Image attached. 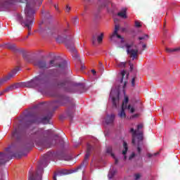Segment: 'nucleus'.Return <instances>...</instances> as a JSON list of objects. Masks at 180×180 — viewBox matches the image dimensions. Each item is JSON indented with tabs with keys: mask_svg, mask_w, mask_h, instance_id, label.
<instances>
[{
	"mask_svg": "<svg viewBox=\"0 0 180 180\" xmlns=\"http://www.w3.org/2000/svg\"><path fill=\"white\" fill-rule=\"evenodd\" d=\"M0 47H4V45H0Z\"/></svg>",
	"mask_w": 180,
	"mask_h": 180,
	"instance_id": "obj_63",
	"label": "nucleus"
},
{
	"mask_svg": "<svg viewBox=\"0 0 180 180\" xmlns=\"http://www.w3.org/2000/svg\"><path fill=\"white\" fill-rule=\"evenodd\" d=\"M158 154H160V153H148V158H151V157H156V155H158Z\"/></svg>",
	"mask_w": 180,
	"mask_h": 180,
	"instance_id": "obj_34",
	"label": "nucleus"
},
{
	"mask_svg": "<svg viewBox=\"0 0 180 180\" xmlns=\"http://www.w3.org/2000/svg\"><path fill=\"white\" fill-rule=\"evenodd\" d=\"M126 109H128L131 113H134V108L131 107V105H129L127 106V108Z\"/></svg>",
	"mask_w": 180,
	"mask_h": 180,
	"instance_id": "obj_32",
	"label": "nucleus"
},
{
	"mask_svg": "<svg viewBox=\"0 0 180 180\" xmlns=\"http://www.w3.org/2000/svg\"><path fill=\"white\" fill-rule=\"evenodd\" d=\"M79 22V20H78V17H75L73 18L74 25H78Z\"/></svg>",
	"mask_w": 180,
	"mask_h": 180,
	"instance_id": "obj_36",
	"label": "nucleus"
},
{
	"mask_svg": "<svg viewBox=\"0 0 180 180\" xmlns=\"http://www.w3.org/2000/svg\"><path fill=\"white\" fill-rule=\"evenodd\" d=\"M25 157L26 156V154L22 153V152H16V153H14L12 155V157H14L15 158H22V157Z\"/></svg>",
	"mask_w": 180,
	"mask_h": 180,
	"instance_id": "obj_26",
	"label": "nucleus"
},
{
	"mask_svg": "<svg viewBox=\"0 0 180 180\" xmlns=\"http://www.w3.org/2000/svg\"><path fill=\"white\" fill-rule=\"evenodd\" d=\"M27 4L25 9V14L26 16L25 20L21 24L24 25L28 30V36L32 34V25H33V19H34V5L38 2L39 5H41L43 0H26Z\"/></svg>",
	"mask_w": 180,
	"mask_h": 180,
	"instance_id": "obj_3",
	"label": "nucleus"
},
{
	"mask_svg": "<svg viewBox=\"0 0 180 180\" xmlns=\"http://www.w3.org/2000/svg\"><path fill=\"white\" fill-rule=\"evenodd\" d=\"M120 29V25H115L114 31L110 35V41H113L115 40V39H116V38L117 39H120L121 40H123V37H121V35L119 34V33H117L119 32Z\"/></svg>",
	"mask_w": 180,
	"mask_h": 180,
	"instance_id": "obj_13",
	"label": "nucleus"
},
{
	"mask_svg": "<svg viewBox=\"0 0 180 180\" xmlns=\"http://www.w3.org/2000/svg\"><path fill=\"white\" fill-rule=\"evenodd\" d=\"M131 86H136V77H133L131 81Z\"/></svg>",
	"mask_w": 180,
	"mask_h": 180,
	"instance_id": "obj_37",
	"label": "nucleus"
},
{
	"mask_svg": "<svg viewBox=\"0 0 180 180\" xmlns=\"http://www.w3.org/2000/svg\"><path fill=\"white\" fill-rule=\"evenodd\" d=\"M99 65H101V67H102V62H99Z\"/></svg>",
	"mask_w": 180,
	"mask_h": 180,
	"instance_id": "obj_57",
	"label": "nucleus"
},
{
	"mask_svg": "<svg viewBox=\"0 0 180 180\" xmlns=\"http://www.w3.org/2000/svg\"><path fill=\"white\" fill-rule=\"evenodd\" d=\"M84 11H85V12H86V11H88V6H84Z\"/></svg>",
	"mask_w": 180,
	"mask_h": 180,
	"instance_id": "obj_54",
	"label": "nucleus"
},
{
	"mask_svg": "<svg viewBox=\"0 0 180 180\" xmlns=\"http://www.w3.org/2000/svg\"><path fill=\"white\" fill-rule=\"evenodd\" d=\"M76 85H77V86H79V85H82V84L79 83V84H77Z\"/></svg>",
	"mask_w": 180,
	"mask_h": 180,
	"instance_id": "obj_59",
	"label": "nucleus"
},
{
	"mask_svg": "<svg viewBox=\"0 0 180 180\" xmlns=\"http://www.w3.org/2000/svg\"><path fill=\"white\" fill-rule=\"evenodd\" d=\"M143 127V124H139L137 125V130H134L133 128H131L130 133L132 134V144H136V137H139V134L140 133H143V131H138Z\"/></svg>",
	"mask_w": 180,
	"mask_h": 180,
	"instance_id": "obj_12",
	"label": "nucleus"
},
{
	"mask_svg": "<svg viewBox=\"0 0 180 180\" xmlns=\"http://www.w3.org/2000/svg\"><path fill=\"white\" fill-rule=\"evenodd\" d=\"M62 160H64L65 161H68V160H70V158H67L65 156H64Z\"/></svg>",
	"mask_w": 180,
	"mask_h": 180,
	"instance_id": "obj_47",
	"label": "nucleus"
},
{
	"mask_svg": "<svg viewBox=\"0 0 180 180\" xmlns=\"http://www.w3.org/2000/svg\"><path fill=\"white\" fill-rule=\"evenodd\" d=\"M66 49L72 53L73 60L80 61L81 59H79V56H78V53H77V49H75V46H74V42H71V45H70V42H67Z\"/></svg>",
	"mask_w": 180,
	"mask_h": 180,
	"instance_id": "obj_10",
	"label": "nucleus"
},
{
	"mask_svg": "<svg viewBox=\"0 0 180 180\" xmlns=\"http://www.w3.org/2000/svg\"><path fill=\"white\" fill-rule=\"evenodd\" d=\"M142 47H143V50H146V49L147 48V45L146 44H143L142 46Z\"/></svg>",
	"mask_w": 180,
	"mask_h": 180,
	"instance_id": "obj_51",
	"label": "nucleus"
},
{
	"mask_svg": "<svg viewBox=\"0 0 180 180\" xmlns=\"http://www.w3.org/2000/svg\"><path fill=\"white\" fill-rule=\"evenodd\" d=\"M50 131L51 130L43 131V129H39L34 133H31L30 139L36 143L37 146H39L42 148H51V147L56 146H64V139L58 134L53 135L52 139L46 138V134H49Z\"/></svg>",
	"mask_w": 180,
	"mask_h": 180,
	"instance_id": "obj_1",
	"label": "nucleus"
},
{
	"mask_svg": "<svg viewBox=\"0 0 180 180\" xmlns=\"http://www.w3.org/2000/svg\"><path fill=\"white\" fill-rule=\"evenodd\" d=\"M51 155H53V153H51V152H49L44 155V159L49 160V158H50V157H51Z\"/></svg>",
	"mask_w": 180,
	"mask_h": 180,
	"instance_id": "obj_31",
	"label": "nucleus"
},
{
	"mask_svg": "<svg viewBox=\"0 0 180 180\" xmlns=\"http://www.w3.org/2000/svg\"><path fill=\"white\" fill-rule=\"evenodd\" d=\"M93 150H94V146H92L89 144L87 145V149L86 151V154L84 155V160L82 163V165H80L77 167V169H81L82 167H85V166L88 165V160L89 159V157L91 155V153H92Z\"/></svg>",
	"mask_w": 180,
	"mask_h": 180,
	"instance_id": "obj_9",
	"label": "nucleus"
},
{
	"mask_svg": "<svg viewBox=\"0 0 180 180\" xmlns=\"http://www.w3.org/2000/svg\"><path fill=\"white\" fill-rule=\"evenodd\" d=\"M6 161H5L4 155H0V167L1 165H5Z\"/></svg>",
	"mask_w": 180,
	"mask_h": 180,
	"instance_id": "obj_30",
	"label": "nucleus"
},
{
	"mask_svg": "<svg viewBox=\"0 0 180 180\" xmlns=\"http://www.w3.org/2000/svg\"><path fill=\"white\" fill-rule=\"evenodd\" d=\"M53 85L58 89H65L66 92H75L73 86H68V82L65 80H56Z\"/></svg>",
	"mask_w": 180,
	"mask_h": 180,
	"instance_id": "obj_6",
	"label": "nucleus"
},
{
	"mask_svg": "<svg viewBox=\"0 0 180 180\" xmlns=\"http://www.w3.org/2000/svg\"><path fill=\"white\" fill-rule=\"evenodd\" d=\"M138 147H137V151L139 154L141 153V148H140V144H143V132H141L138 135Z\"/></svg>",
	"mask_w": 180,
	"mask_h": 180,
	"instance_id": "obj_20",
	"label": "nucleus"
},
{
	"mask_svg": "<svg viewBox=\"0 0 180 180\" xmlns=\"http://www.w3.org/2000/svg\"><path fill=\"white\" fill-rule=\"evenodd\" d=\"M114 175H115V174H113V173H110L109 174H108V178L110 179H112V178H113V176H114Z\"/></svg>",
	"mask_w": 180,
	"mask_h": 180,
	"instance_id": "obj_46",
	"label": "nucleus"
},
{
	"mask_svg": "<svg viewBox=\"0 0 180 180\" xmlns=\"http://www.w3.org/2000/svg\"><path fill=\"white\" fill-rule=\"evenodd\" d=\"M106 6H108V4H103V5H101V8H105Z\"/></svg>",
	"mask_w": 180,
	"mask_h": 180,
	"instance_id": "obj_53",
	"label": "nucleus"
},
{
	"mask_svg": "<svg viewBox=\"0 0 180 180\" xmlns=\"http://www.w3.org/2000/svg\"><path fill=\"white\" fill-rule=\"evenodd\" d=\"M53 103H58V106H63L64 103H61L60 101H53Z\"/></svg>",
	"mask_w": 180,
	"mask_h": 180,
	"instance_id": "obj_40",
	"label": "nucleus"
},
{
	"mask_svg": "<svg viewBox=\"0 0 180 180\" xmlns=\"http://www.w3.org/2000/svg\"><path fill=\"white\" fill-rule=\"evenodd\" d=\"M117 67H120V68H124L126 67V62H121L118 63Z\"/></svg>",
	"mask_w": 180,
	"mask_h": 180,
	"instance_id": "obj_33",
	"label": "nucleus"
},
{
	"mask_svg": "<svg viewBox=\"0 0 180 180\" xmlns=\"http://www.w3.org/2000/svg\"><path fill=\"white\" fill-rule=\"evenodd\" d=\"M126 12H127V8H124L122 9L120 12L117 13V16H120V18H123V19H127V15H126Z\"/></svg>",
	"mask_w": 180,
	"mask_h": 180,
	"instance_id": "obj_24",
	"label": "nucleus"
},
{
	"mask_svg": "<svg viewBox=\"0 0 180 180\" xmlns=\"http://www.w3.org/2000/svg\"><path fill=\"white\" fill-rule=\"evenodd\" d=\"M122 32H126V28H122Z\"/></svg>",
	"mask_w": 180,
	"mask_h": 180,
	"instance_id": "obj_55",
	"label": "nucleus"
},
{
	"mask_svg": "<svg viewBox=\"0 0 180 180\" xmlns=\"http://www.w3.org/2000/svg\"><path fill=\"white\" fill-rule=\"evenodd\" d=\"M22 131H19V129H15L11 134V139L12 140H14L15 141H19L20 139H22Z\"/></svg>",
	"mask_w": 180,
	"mask_h": 180,
	"instance_id": "obj_18",
	"label": "nucleus"
},
{
	"mask_svg": "<svg viewBox=\"0 0 180 180\" xmlns=\"http://www.w3.org/2000/svg\"><path fill=\"white\" fill-rule=\"evenodd\" d=\"M50 119H51V114H50L48 116L44 117L43 118L41 119V121L46 122L47 123H49V122H50Z\"/></svg>",
	"mask_w": 180,
	"mask_h": 180,
	"instance_id": "obj_29",
	"label": "nucleus"
},
{
	"mask_svg": "<svg viewBox=\"0 0 180 180\" xmlns=\"http://www.w3.org/2000/svg\"><path fill=\"white\" fill-rule=\"evenodd\" d=\"M136 27H141V24L139 21H135Z\"/></svg>",
	"mask_w": 180,
	"mask_h": 180,
	"instance_id": "obj_41",
	"label": "nucleus"
},
{
	"mask_svg": "<svg viewBox=\"0 0 180 180\" xmlns=\"http://www.w3.org/2000/svg\"><path fill=\"white\" fill-rule=\"evenodd\" d=\"M129 78V73L126 70H122L121 72V79L120 84L122 85L123 89L126 88L127 85V79Z\"/></svg>",
	"mask_w": 180,
	"mask_h": 180,
	"instance_id": "obj_17",
	"label": "nucleus"
},
{
	"mask_svg": "<svg viewBox=\"0 0 180 180\" xmlns=\"http://www.w3.org/2000/svg\"><path fill=\"white\" fill-rule=\"evenodd\" d=\"M70 11H71V7L69 5H66L65 12L68 13Z\"/></svg>",
	"mask_w": 180,
	"mask_h": 180,
	"instance_id": "obj_42",
	"label": "nucleus"
},
{
	"mask_svg": "<svg viewBox=\"0 0 180 180\" xmlns=\"http://www.w3.org/2000/svg\"><path fill=\"white\" fill-rule=\"evenodd\" d=\"M25 61H27V63H32V60L28 59V58H25Z\"/></svg>",
	"mask_w": 180,
	"mask_h": 180,
	"instance_id": "obj_48",
	"label": "nucleus"
},
{
	"mask_svg": "<svg viewBox=\"0 0 180 180\" xmlns=\"http://www.w3.org/2000/svg\"><path fill=\"white\" fill-rule=\"evenodd\" d=\"M27 120L26 121L27 126H30V124H33V123L39 122V117L36 114H30L27 116Z\"/></svg>",
	"mask_w": 180,
	"mask_h": 180,
	"instance_id": "obj_16",
	"label": "nucleus"
},
{
	"mask_svg": "<svg viewBox=\"0 0 180 180\" xmlns=\"http://www.w3.org/2000/svg\"><path fill=\"white\" fill-rule=\"evenodd\" d=\"M17 88H23L22 86V83H16L15 84L11 85V89H17Z\"/></svg>",
	"mask_w": 180,
	"mask_h": 180,
	"instance_id": "obj_28",
	"label": "nucleus"
},
{
	"mask_svg": "<svg viewBox=\"0 0 180 180\" xmlns=\"http://www.w3.org/2000/svg\"><path fill=\"white\" fill-rule=\"evenodd\" d=\"M85 68V66L82 65V70H84Z\"/></svg>",
	"mask_w": 180,
	"mask_h": 180,
	"instance_id": "obj_58",
	"label": "nucleus"
},
{
	"mask_svg": "<svg viewBox=\"0 0 180 180\" xmlns=\"http://www.w3.org/2000/svg\"><path fill=\"white\" fill-rule=\"evenodd\" d=\"M62 102H65L66 103H68V102H70V98L66 97V98H63L61 99Z\"/></svg>",
	"mask_w": 180,
	"mask_h": 180,
	"instance_id": "obj_38",
	"label": "nucleus"
},
{
	"mask_svg": "<svg viewBox=\"0 0 180 180\" xmlns=\"http://www.w3.org/2000/svg\"><path fill=\"white\" fill-rule=\"evenodd\" d=\"M96 41H98V43H101L103 41V33H101L98 37L96 35L92 36L91 41H92L93 44L95 45L96 44Z\"/></svg>",
	"mask_w": 180,
	"mask_h": 180,
	"instance_id": "obj_19",
	"label": "nucleus"
},
{
	"mask_svg": "<svg viewBox=\"0 0 180 180\" xmlns=\"http://www.w3.org/2000/svg\"><path fill=\"white\" fill-rule=\"evenodd\" d=\"M141 178V175L140 174H134V179L135 180H139Z\"/></svg>",
	"mask_w": 180,
	"mask_h": 180,
	"instance_id": "obj_39",
	"label": "nucleus"
},
{
	"mask_svg": "<svg viewBox=\"0 0 180 180\" xmlns=\"http://www.w3.org/2000/svg\"><path fill=\"white\" fill-rule=\"evenodd\" d=\"M61 75V71L58 69H51L39 73L34 79L25 82H21L22 88H36L37 84H47L53 78H58Z\"/></svg>",
	"mask_w": 180,
	"mask_h": 180,
	"instance_id": "obj_2",
	"label": "nucleus"
},
{
	"mask_svg": "<svg viewBox=\"0 0 180 180\" xmlns=\"http://www.w3.org/2000/svg\"><path fill=\"white\" fill-rule=\"evenodd\" d=\"M110 96L112 97L113 108H117V105H119V101L120 99V93L119 91H115L113 94V91H112Z\"/></svg>",
	"mask_w": 180,
	"mask_h": 180,
	"instance_id": "obj_14",
	"label": "nucleus"
},
{
	"mask_svg": "<svg viewBox=\"0 0 180 180\" xmlns=\"http://www.w3.org/2000/svg\"><path fill=\"white\" fill-rule=\"evenodd\" d=\"M91 72L94 75L96 74V71L95 70H91Z\"/></svg>",
	"mask_w": 180,
	"mask_h": 180,
	"instance_id": "obj_52",
	"label": "nucleus"
},
{
	"mask_svg": "<svg viewBox=\"0 0 180 180\" xmlns=\"http://www.w3.org/2000/svg\"><path fill=\"white\" fill-rule=\"evenodd\" d=\"M44 169L43 167H38L35 174H30L28 180H41Z\"/></svg>",
	"mask_w": 180,
	"mask_h": 180,
	"instance_id": "obj_11",
	"label": "nucleus"
},
{
	"mask_svg": "<svg viewBox=\"0 0 180 180\" xmlns=\"http://www.w3.org/2000/svg\"><path fill=\"white\" fill-rule=\"evenodd\" d=\"M54 8H55V9L56 10V11H58V12H59V10H58V6H57V5H54Z\"/></svg>",
	"mask_w": 180,
	"mask_h": 180,
	"instance_id": "obj_49",
	"label": "nucleus"
},
{
	"mask_svg": "<svg viewBox=\"0 0 180 180\" xmlns=\"http://www.w3.org/2000/svg\"><path fill=\"white\" fill-rule=\"evenodd\" d=\"M33 65L35 67H37L40 70H49V68H51L53 67L60 68L61 70H64L67 65V62L63 61L60 63H58L56 61V59L51 60L48 63L47 61L44 59H39L33 61Z\"/></svg>",
	"mask_w": 180,
	"mask_h": 180,
	"instance_id": "obj_4",
	"label": "nucleus"
},
{
	"mask_svg": "<svg viewBox=\"0 0 180 180\" xmlns=\"http://www.w3.org/2000/svg\"><path fill=\"white\" fill-rule=\"evenodd\" d=\"M129 67H130V70L131 71L134 70V65H133V63H129Z\"/></svg>",
	"mask_w": 180,
	"mask_h": 180,
	"instance_id": "obj_45",
	"label": "nucleus"
},
{
	"mask_svg": "<svg viewBox=\"0 0 180 180\" xmlns=\"http://www.w3.org/2000/svg\"><path fill=\"white\" fill-rule=\"evenodd\" d=\"M57 108H58V106H56V109H57Z\"/></svg>",
	"mask_w": 180,
	"mask_h": 180,
	"instance_id": "obj_64",
	"label": "nucleus"
},
{
	"mask_svg": "<svg viewBox=\"0 0 180 180\" xmlns=\"http://www.w3.org/2000/svg\"><path fill=\"white\" fill-rule=\"evenodd\" d=\"M81 15H82V16H84V15H85V13H82Z\"/></svg>",
	"mask_w": 180,
	"mask_h": 180,
	"instance_id": "obj_60",
	"label": "nucleus"
},
{
	"mask_svg": "<svg viewBox=\"0 0 180 180\" xmlns=\"http://www.w3.org/2000/svg\"><path fill=\"white\" fill-rule=\"evenodd\" d=\"M127 103H129V97L124 96V101L122 102V109L118 113V116H120L121 119H124L126 117V112H124V109H127Z\"/></svg>",
	"mask_w": 180,
	"mask_h": 180,
	"instance_id": "obj_15",
	"label": "nucleus"
},
{
	"mask_svg": "<svg viewBox=\"0 0 180 180\" xmlns=\"http://www.w3.org/2000/svg\"><path fill=\"white\" fill-rule=\"evenodd\" d=\"M139 40H146V39H148V34H145L142 37H139Z\"/></svg>",
	"mask_w": 180,
	"mask_h": 180,
	"instance_id": "obj_35",
	"label": "nucleus"
},
{
	"mask_svg": "<svg viewBox=\"0 0 180 180\" xmlns=\"http://www.w3.org/2000/svg\"><path fill=\"white\" fill-rule=\"evenodd\" d=\"M53 180H57V174H54V175H53Z\"/></svg>",
	"mask_w": 180,
	"mask_h": 180,
	"instance_id": "obj_50",
	"label": "nucleus"
},
{
	"mask_svg": "<svg viewBox=\"0 0 180 180\" xmlns=\"http://www.w3.org/2000/svg\"><path fill=\"white\" fill-rule=\"evenodd\" d=\"M6 49H8V50H11V51H14L16 53L18 51H20L19 49L16 48V45L15 44H6Z\"/></svg>",
	"mask_w": 180,
	"mask_h": 180,
	"instance_id": "obj_21",
	"label": "nucleus"
},
{
	"mask_svg": "<svg viewBox=\"0 0 180 180\" xmlns=\"http://www.w3.org/2000/svg\"><path fill=\"white\" fill-rule=\"evenodd\" d=\"M19 68H16L14 70H13L10 73L8 74V75L4 76L3 78L0 79V86H2L5 84V82H8L11 78H13V77L15 76L16 74H18V72L20 71ZM9 91H13L12 86H10L5 89L1 93H0L1 95H4L5 92H9Z\"/></svg>",
	"mask_w": 180,
	"mask_h": 180,
	"instance_id": "obj_5",
	"label": "nucleus"
},
{
	"mask_svg": "<svg viewBox=\"0 0 180 180\" xmlns=\"http://www.w3.org/2000/svg\"><path fill=\"white\" fill-rule=\"evenodd\" d=\"M60 173L63 174V175H68V171L67 170H63V171H61Z\"/></svg>",
	"mask_w": 180,
	"mask_h": 180,
	"instance_id": "obj_44",
	"label": "nucleus"
},
{
	"mask_svg": "<svg viewBox=\"0 0 180 180\" xmlns=\"http://www.w3.org/2000/svg\"><path fill=\"white\" fill-rule=\"evenodd\" d=\"M166 51L167 53H174V51H180V47L176 48V49H169V48H166Z\"/></svg>",
	"mask_w": 180,
	"mask_h": 180,
	"instance_id": "obj_27",
	"label": "nucleus"
},
{
	"mask_svg": "<svg viewBox=\"0 0 180 180\" xmlns=\"http://www.w3.org/2000/svg\"><path fill=\"white\" fill-rule=\"evenodd\" d=\"M123 147L124 150H122V154L124 155V160H127V157L126 156V154H127V150H129V148L127 147V143L124 142Z\"/></svg>",
	"mask_w": 180,
	"mask_h": 180,
	"instance_id": "obj_25",
	"label": "nucleus"
},
{
	"mask_svg": "<svg viewBox=\"0 0 180 180\" xmlns=\"http://www.w3.org/2000/svg\"><path fill=\"white\" fill-rule=\"evenodd\" d=\"M115 122V114H111L110 115H108L105 119L106 124H112Z\"/></svg>",
	"mask_w": 180,
	"mask_h": 180,
	"instance_id": "obj_22",
	"label": "nucleus"
},
{
	"mask_svg": "<svg viewBox=\"0 0 180 180\" xmlns=\"http://www.w3.org/2000/svg\"><path fill=\"white\" fill-rule=\"evenodd\" d=\"M63 32H67V29L63 30Z\"/></svg>",
	"mask_w": 180,
	"mask_h": 180,
	"instance_id": "obj_61",
	"label": "nucleus"
},
{
	"mask_svg": "<svg viewBox=\"0 0 180 180\" xmlns=\"http://www.w3.org/2000/svg\"><path fill=\"white\" fill-rule=\"evenodd\" d=\"M86 2H91V0H84Z\"/></svg>",
	"mask_w": 180,
	"mask_h": 180,
	"instance_id": "obj_56",
	"label": "nucleus"
},
{
	"mask_svg": "<svg viewBox=\"0 0 180 180\" xmlns=\"http://www.w3.org/2000/svg\"><path fill=\"white\" fill-rule=\"evenodd\" d=\"M136 48L137 45H134V42L132 41L130 44L127 43L124 44V47L127 49V54H129V56L134 60V58H137V54H139V49H131V47Z\"/></svg>",
	"mask_w": 180,
	"mask_h": 180,
	"instance_id": "obj_7",
	"label": "nucleus"
},
{
	"mask_svg": "<svg viewBox=\"0 0 180 180\" xmlns=\"http://www.w3.org/2000/svg\"><path fill=\"white\" fill-rule=\"evenodd\" d=\"M136 157V154L134 153H131V155L129 157V160H133Z\"/></svg>",
	"mask_w": 180,
	"mask_h": 180,
	"instance_id": "obj_43",
	"label": "nucleus"
},
{
	"mask_svg": "<svg viewBox=\"0 0 180 180\" xmlns=\"http://www.w3.org/2000/svg\"><path fill=\"white\" fill-rule=\"evenodd\" d=\"M57 43H65V47H67V43L69 42V46H71V43H74L72 38H68L64 34H61V32H58V36L56 37Z\"/></svg>",
	"mask_w": 180,
	"mask_h": 180,
	"instance_id": "obj_8",
	"label": "nucleus"
},
{
	"mask_svg": "<svg viewBox=\"0 0 180 180\" xmlns=\"http://www.w3.org/2000/svg\"><path fill=\"white\" fill-rule=\"evenodd\" d=\"M106 153L108 154H110L111 157H112V158L115 160V164L117 165L119 162V160H117V158H116V156H115V153H112V147H108L106 149Z\"/></svg>",
	"mask_w": 180,
	"mask_h": 180,
	"instance_id": "obj_23",
	"label": "nucleus"
},
{
	"mask_svg": "<svg viewBox=\"0 0 180 180\" xmlns=\"http://www.w3.org/2000/svg\"><path fill=\"white\" fill-rule=\"evenodd\" d=\"M29 37V36H27V37H25V39H27Z\"/></svg>",
	"mask_w": 180,
	"mask_h": 180,
	"instance_id": "obj_62",
	"label": "nucleus"
}]
</instances>
